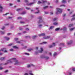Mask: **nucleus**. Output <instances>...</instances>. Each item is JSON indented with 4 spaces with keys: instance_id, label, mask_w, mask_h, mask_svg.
<instances>
[{
    "instance_id": "nucleus-30",
    "label": "nucleus",
    "mask_w": 75,
    "mask_h": 75,
    "mask_svg": "<svg viewBox=\"0 0 75 75\" xmlns=\"http://www.w3.org/2000/svg\"><path fill=\"white\" fill-rule=\"evenodd\" d=\"M13 48H15L16 49L18 48V47H17L16 46H13Z\"/></svg>"
},
{
    "instance_id": "nucleus-12",
    "label": "nucleus",
    "mask_w": 75,
    "mask_h": 75,
    "mask_svg": "<svg viewBox=\"0 0 75 75\" xmlns=\"http://www.w3.org/2000/svg\"><path fill=\"white\" fill-rule=\"evenodd\" d=\"M72 43V40H70L69 42H67V45H71V44Z\"/></svg>"
},
{
    "instance_id": "nucleus-49",
    "label": "nucleus",
    "mask_w": 75,
    "mask_h": 75,
    "mask_svg": "<svg viewBox=\"0 0 75 75\" xmlns=\"http://www.w3.org/2000/svg\"><path fill=\"white\" fill-rule=\"evenodd\" d=\"M21 18H22V17H18V19H21Z\"/></svg>"
},
{
    "instance_id": "nucleus-45",
    "label": "nucleus",
    "mask_w": 75,
    "mask_h": 75,
    "mask_svg": "<svg viewBox=\"0 0 75 75\" xmlns=\"http://www.w3.org/2000/svg\"><path fill=\"white\" fill-rule=\"evenodd\" d=\"M59 30V28H57L55 29V31H58Z\"/></svg>"
},
{
    "instance_id": "nucleus-55",
    "label": "nucleus",
    "mask_w": 75,
    "mask_h": 75,
    "mask_svg": "<svg viewBox=\"0 0 75 75\" xmlns=\"http://www.w3.org/2000/svg\"><path fill=\"white\" fill-rule=\"evenodd\" d=\"M75 20V18H73L71 20V21H73V20Z\"/></svg>"
},
{
    "instance_id": "nucleus-23",
    "label": "nucleus",
    "mask_w": 75,
    "mask_h": 75,
    "mask_svg": "<svg viewBox=\"0 0 75 75\" xmlns=\"http://www.w3.org/2000/svg\"><path fill=\"white\" fill-rule=\"evenodd\" d=\"M0 33L1 34H4V32L0 31Z\"/></svg>"
},
{
    "instance_id": "nucleus-41",
    "label": "nucleus",
    "mask_w": 75,
    "mask_h": 75,
    "mask_svg": "<svg viewBox=\"0 0 75 75\" xmlns=\"http://www.w3.org/2000/svg\"><path fill=\"white\" fill-rule=\"evenodd\" d=\"M8 25H9V23H6V24H4V25L6 26H8Z\"/></svg>"
},
{
    "instance_id": "nucleus-20",
    "label": "nucleus",
    "mask_w": 75,
    "mask_h": 75,
    "mask_svg": "<svg viewBox=\"0 0 75 75\" xmlns=\"http://www.w3.org/2000/svg\"><path fill=\"white\" fill-rule=\"evenodd\" d=\"M47 42H44L42 43H40V44H42V45L45 44H47Z\"/></svg>"
},
{
    "instance_id": "nucleus-7",
    "label": "nucleus",
    "mask_w": 75,
    "mask_h": 75,
    "mask_svg": "<svg viewBox=\"0 0 75 75\" xmlns=\"http://www.w3.org/2000/svg\"><path fill=\"white\" fill-rule=\"evenodd\" d=\"M47 2V1L46 0H42V2L41 1H39L38 2V4H40V3H42L43 4L45 3H46Z\"/></svg>"
},
{
    "instance_id": "nucleus-44",
    "label": "nucleus",
    "mask_w": 75,
    "mask_h": 75,
    "mask_svg": "<svg viewBox=\"0 0 75 75\" xmlns=\"http://www.w3.org/2000/svg\"><path fill=\"white\" fill-rule=\"evenodd\" d=\"M14 40H15V41H17V40H18V38H15Z\"/></svg>"
},
{
    "instance_id": "nucleus-64",
    "label": "nucleus",
    "mask_w": 75,
    "mask_h": 75,
    "mask_svg": "<svg viewBox=\"0 0 75 75\" xmlns=\"http://www.w3.org/2000/svg\"><path fill=\"white\" fill-rule=\"evenodd\" d=\"M12 5H13V4H10V6H12Z\"/></svg>"
},
{
    "instance_id": "nucleus-2",
    "label": "nucleus",
    "mask_w": 75,
    "mask_h": 75,
    "mask_svg": "<svg viewBox=\"0 0 75 75\" xmlns=\"http://www.w3.org/2000/svg\"><path fill=\"white\" fill-rule=\"evenodd\" d=\"M73 71H75V68H71L70 69L68 73H67L65 74V75H71L72 74V70Z\"/></svg>"
},
{
    "instance_id": "nucleus-13",
    "label": "nucleus",
    "mask_w": 75,
    "mask_h": 75,
    "mask_svg": "<svg viewBox=\"0 0 75 75\" xmlns=\"http://www.w3.org/2000/svg\"><path fill=\"white\" fill-rule=\"evenodd\" d=\"M4 38H5V40H6V41H8L9 40H10V38L7 37H5Z\"/></svg>"
},
{
    "instance_id": "nucleus-58",
    "label": "nucleus",
    "mask_w": 75,
    "mask_h": 75,
    "mask_svg": "<svg viewBox=\"0 0 75 75\" xmlns=\"http://www.w3.org/2000/svg\"><path fill=\"white\" fill-rule=\"evenodd\" d=\"M35 54H36V55H37L38 54V52H35Z\"/></svg>"
},
{
    "instance_id": "nucleus-48",
    "label": "nucleus",
    "mask_w": 75,
    "mask_h": 75,
    "mask_svg": "<svg viewBox=\"0 0 75 75\" xmlns=\"http://www.w3.org/2000/svg\"><path fill=\"white\" fill-rule=\"evenodd\" d=\"M19 30H23V28H22L21 27H19Z\"/></svg>"
},
{
    "instance_id": "nucleus-43",
    "label": "nucleus",
    "mask_w": 75,
    "mask_h": 75,
    "mask_svg": "<svg viewBox=\"0 0 75 75\" xmlns=\"http://www.w3.org/2000/svg\"><path fill=\"white\" fill-rule=\"evenodd\" d=\"M74 28H73L70 29V31H72V30H74Z\"/></svg>"
},
{
    "instance_id": "nucleus-9",
    "label": "nucleus",
    "mask_w": 75,
    "mask_h": 75,
    "mask_svg": "<svg viewBox=\"0 0 75 75\" xmlns=\"http://www.w3.org/2000/svg\"><path fill=\"white\" fill-rule=\"evenodd\" d=\"M28 74L30 75H34L33 74L31 73V71H29L28 73H25L24 75H28Z\"/></svg>"
},
{
    "instance_id": "nucleus-5",
    "label": "nucleus",
    "mask_w": 75,
    "mask_h": 75,
    "mask_svg": "<svg viewBox=\"0 0 75 75\" xmlns=\"http://www.w3.org/2000/svg\"><path fill=\"white\" fill-rule=\"evenodd\" d=\"M6 50V48H4L3 49H2L1 50H0V51H4V52H7V50ZM3 53H0V55H3Z\"/></svg>"
},
{
    "instance_id": "nucleus-39",
    "label": "nucleus",
    "mask_w": 75,
    "mask_h": 75,
    "mask_svg": "<svg viewBox=\"0 0 75 75\" xmlns=\"http://www.w3.org/2000/svg\"><path fill=\"white\" fill-rule=\"evenodd\" d=\"M1 30H4L5 29V27L3 26L2 28H1Z\"/></svg>"
},
{
    "instance_id": "nucleus-27",
    "label": "nucleus",
    "mask_w": 75,
    "mask_h": 75,
    "mask_svg": "<svg viewBox=\"0 0 75 75\" xmlns=\"http://www.w3.org/2000/svg\"><path fill=\"white\" fill-rule=\"evenodd\" d=\"M37 36L35 35V36H33L32 37V38L33 39H34L36 38Z\"/></svg>"
},
{
    "instance_id": "nucleus-19",
    "label": "nucleus",
    "mask_w": 75,
    "mask_h": 75,
    "mask_svg": "<svg viewBox=\"0 0 75 75\" xmlns=\"http://www.w3.org/2000/svg\"><path fill=\"white\" fill-rule=\"evenodd\" d=\"M31 66H33V65L32 64H30V65H28L27 66V67L28 68H30V67H31Z\"/></svg>"
},
{
    "instance_id": "nucleus-40",
    "label": "nucleus",
    "mask_w": 75,
    "mask_h": 75,
    "mask_svg": "<svg viewBox=\"0 0 75 75\" xmlns=\"http://www.w3.org/2000/svg\"><path fill=\"white\" fill-rule=\"evenodd\" d=\"M26 9L27 10H30L31 8H30L26 7Z\"/></svg>"
},
{
    "instance_id": "nucleus-24",
    "label": "nucleus",
    "mask_w": 75,
    "mask_h": 75,
    "mask_svg": "<svg viewBox=\"0 0 75 75\" xmlns=\"http://www.w3.org/2000/svg\"><path fill=\"white\" fill-rule=\"evenodd\" d=\"M58 23L57 22H55L54 23H53L54 25H58Z\"/></svg>"
},
{
    "instance_id": "nucleus-52",
    "label": "nucleus",
    "mask_w": 75,
    "mask_h": 75,
    "mask_svg": "<svg viewBox=\"0 0 75 75\" xmlns=\"http://www.w3.org/2000/svg\"><path fill=\"white\" fill-rule=\"evenodd\" d=\"M3 69V68L1 67H0V70H1V69Z\"/></svg>"
},
{
    "instance_id": "nucleus-35",
    "label": "nucleus",
    "mask_w": 75,
    "mask_h": 75,
    "mask_svg": "<svg viewBox=\"0 0 75 75\" xmlns=\"http://www.w3.org/2000/svg\"><path fill=\"white\" fill-rule=\"evenodd\" d=\"M42 25H38V27L39 28H41V27H42Z\"/></svg>"
},
{
    "instance_id": "nucleus-22",
    "label": "nucleus",
    "mask_w": 75,
    "mask_h": 75,
    "mask_svg": "<svg viewBox=\"0 0 75 75\" xmlns=\"http://www.w3.org/2000/svg\"><path fill=\"white\" fill-rule=\"evenodd\" d=\"M57 53L56 52H55L53 54L54 57H55V56H57Z\"/></svg>"
},
{
    "instance_id": "nucleus-33",
    "label": "nucleus",
    "mask_w": 75,
    "mask_h": 75,
    "mask_svg": "<svg viewBox=\"0 0 75 75\" xmlns=\"http://www.w3.org/2000/svg\"><path fill=\"white\" fill-rule=\"evenodd\" d=\"M26 13V12L25 11H24L22 12V13H21V14H23V15H24V14H25Z\"/></svg>"
},
{
    "instance_id": "nucleus-42",
    "label": "nucleus",
    "mask_w": 75,
    "mask_h": 75,
    "mask_svg": "<svg viewBox=\"0 0 75 75\" xmlns=\"http://www.w3.org/2000/svg\"><path fill=\"white\" fill-rule=\"evenodd\" d=\"M25 55H30L29 53H25Z\"/></svg>"
},
{
    "instance_id": "nucleus-32",
    "label": "nucleus",
    "mask_w": 75,
    "mask_h": 75,
    "mask_svg": "<svg viewBox=\"0 0 75 75\" xmlns=\"http://www.w3.org/2000/svg\"><path fill=\"white\" fill-rule=\"evenodd\" d=\"M63 30L64 31H66L67 30V28L66 27L64 28L63 29Z\"/></svg>"
},
{
    "instance_id": "nucleus-1",
    "label": "nucleus",
    "mask_w": 75,
    "mask_h": 75,
    "mask_svg": "<svg viewBox=\"0 0 75 75\" xmlns=\"http://www.w3.org/2000/svg\"><path fill=\"white\" fill-rule=\"evenodd\" d=\"M13 61H14L15 63L14 64V65H18L19 64V62H18V60H17L15 58H13L10 60H8L7 61V62L5 63L4 64L3 63H1L0 64V66H1L2 65H7L10 63H12Z\"/></svg>"
},
{
    "instance_id": "nucleus-63",
    "label": "nucleus",
    "mask_w": 75,
    "mask_h": 75,
    "mask_svg": "<svg viewBox=\"0 0 75 75\" xmlns=\"http://www.w3.org/2000/svg\"><path fill=\"white\" fill-rule=\"evenodd\" d=\"M50 14H53V12H50Z\"/></svg>"
},
{
    "instance_id": "nucleus-10",
    "label": "nucleus",
    "mask_w": 75,
    "mask_h": 75,
    "mask_svg": "<svg viewBox=\"0 0 75 75\" xmlns=\"http://www.w3.org/2000/svg\"><path fill=\"white\" fill-rule=\"evenodd\" d=\"M54 46H55V43H53L52 45H50L49 46V47L50 48H52V47H54Z\"/></svg>"
},
{
    "instance_id": "nucleus-3",
    "label": "nucleus",
    "mask_w": 75,
    "mask_h": 75,
    "mask_svg": "<svg viewBox=\"0 0 75 75\" xmlns=\"http://www.w3.org/2000/svg\"><path fill=\"white\" fill-rule=\"evenodd\" d=\"M57 11L56 12V14H58L59 13H61L62 11V9L60 8H56Z\"/></svg>"
},
{
    "instance_id": "nucleus-6",
    "label": "nucleus",
    "mask_w": 75,
    "mask_h": 75,
    "mask_svg": "<svg viewBox=\"0 0 75 75\" xmlns=\"http://www.w3.org/2000/svg\"><path fill=\"white\" fill-rule=\"evenodd\" d=\"M24 1L25 3H27L26 5H28V6L31 5V4H34V2H32L29 4L28 3V0H24Z\"/></svg>"
},
{
    "instance_id": "nucleus-61",
    "label": "nucleus",
    "mask_w": 75,
    "mask_h": 75,
    "mask_svg": "<svg viewBox=\"0 0 75 75\" xmlns=\"http://www.w3.org/2000/svg\"><path fill=\"white\" fill-rule=\"evenodd\" d=\"M66 16V15L64 14H63V17H65Z\"/></svg>"
},
{
    "instance_id": "nucleus-31",
    "label": "nucleus",
    "mask_w": 75,
    "mask_h": 75,
    "mask_svg": "<svg viewBox=\"0 0 75 75\" xmlns=\"http://www.w3.org/2000/svg\"><path fill=\"white\" fill-rule=\"evenodd\" d=\"M53 20L54 21H57V18H55L53 19Z\"/></svg>"
},
{
    "instance_id": "nucleus-21",
    "label": "nucleus",
    "mask_w": 75,
    "mask_h": 75,
    "mask_svg": "<svg viewBox=\"0 0 75 75\" xmlns=\"http://www.w3.org/2000/svg\"><path fill=\"white\" fill-rule=\"evenodd\" d=\"M4 59H5V57H1L0 59L1 61H3V60H4Z\"/></svg>"
},
{
    "instance_id": "nucleus-57",
    "label": "nucleus",
    "mask_w": 75,
    "mask_h": 75,
    "mask_svg": "<svg viewBox=\"0 0 75 75\" xmlns=\"http://www.w3.org/2000/svg\"><path fill=\"white\" fill-rule=\"evenodd\" d=\"M25 30L27 31H28V30H29V29H28V28H26Z\"/></svg>"
},
{
    "instance_id": "nucleus-62",
    "label": "nucleus",
    "mask_w": 75,
    "mask_h": 75,
    "mask_svg": "<svg viewBox=\"0 0 75 75\" xmlns=\"http://www.w3.org/2000/svg\"><path fill=\"white\" fill-rule=\"evenodd\" d=\"M27 33V32L26 31H24L23 32V33L24 34H25V33Z\"/></svg>"
},
{
    "instance_id": "nucleus-46",
    "label": "nucleus",
    "mask_w": 75,
    "mask_h": 75,
    "mask_svg": "<svg viewBox=\"0 0 75 75\" xmlns=\"http://www.w3.org/2000/svg\"><path fill=\"white\" fill-rule=\"evenodd\" d=\"M62 6H63V7H65V5H62L60 6V7H62Z\"/></svg>"
},
{
    "instance_id": "nucleus-4",
    "label": "nucleus",
    "mask_w": 75,
    "mask_h": 75,
    "mask_svg": "<svg viewBox=\"0 0 75 75\" xmlns=\"http://www.w3.org/2000/svg\"><path fill=\"white\" fill-rule=\"evenodd\" d=\"M38 19H39V20L38 22V23L39 24L41 23H44V21L42 20V17L41 16H40L38 18Z\"/></svg>"
},
{
    "instance_id": "nucleus-37",
    "label": "nucleus",
    "mask_w": 75,
    "mask_h": 75,
    "mask_svg": "<svg viewBox=\"0 0 75 75\" xmlns=\"http://www.w3.org/2000/svg\"><path fill=\"white\" fill-rule=\"evenodd\" d=\"M16 42L18 44H20V43H21V41H17Z\"/></svg>"
},
{
    "instance_id": "nucleus-16",
    "label": "nucleus",
    "mask_w": 75,
    "mask_h": 75,
    "mask_svg": "<svg viewBox=\"0 0 75 75\" xmlns=\"http://www.w3.org/2000/svg\"><path fill=\"white\" fill-rule=\"evenodd\" d=\"M36 9L38 10V12H35V14H37L38 13H39V12H40V11L38 10V8H36Z\"/></svg>"
},
{
    "instance_id": "nucleus-25",
    "label": "nucleus",
    "mask_w": 75,
    "mask_h": 75,
    "mask_svg": "<svg viewBox=\"0 0 75 75\" xmlns=\"http://www.w3.org/2000/svg\"><path fill=\"white\" fill-rule=\"evenodd\" d=\"M48 7V6H46L43 8V10H45V9H46V8H47Z\"/></svg>"
},
{
    "instance_id": "nucleus-34",
    "label": "nucleus",
    "mask_w": 75,
    "mask_h": 75,
    "mask_svg": "<svg viewBox=\"0 0 75 75\" xmlns=\"http://www.w3.org/2000/svg\"><path fill=\"white\" fill-rule=\"evenodd\" d=\"M59 51H62V49L61 48V47H59Z\"/></svg>"
},
{
    "instance_id": "nucleus-15",
    "label": "nucleus",
    "mask_w": 75,
    "mask_h": 75,
    "mask_svg": "<svg viewBox=\"0 0 75 75\" xmlns=\"http://www.w3.org/2000/svg\"><path fill=\"white\" fill-rule=\"evenodd\" d=\"M66 1L67 0H62V3L64 4L66 3H67Z\"/></svg>"
},
{
    "instance_id": "nucleus-26",
    "label": "nucleus",
    "mask_w": 75,
    "mask_h": 75,
    "mask_svg": "<svg viewBox=\"0 0 75 75\" xmlns=\"http://www.w3.org/2000/svg\"><path fill=\"white\" fill-rule=\"evenodd\" d=\"M25 38H30V36H27L25 37Z\"/></svg>"
},
{
    "instance_id": "nucleus-29",
    "label": "nucleus",
    "mask_w": 75,
    "mask_h": 75,
    "mask_svg": "<svg viewBox=\"0 0 75 75\" xmlns=\"http://www.w3.org/2000/svg\"><path fill=\"white\" fill-rule=\"evenodd\" d=\"M53 28H54V26H52L50 27V28L49 29V30H52V29Z\"/></svg>"
},
{
    "instance_id": "nucleus-51",
    "label": "nucleus",
    "mask_w": 75,
    "mask_h": 75,
    "mask_svg": "<svg viewBox=\"0 0 75 75\" xmlns=\"http://www.w3.org/2000/svg\"><path fill=\"white\" fill-rule=\"evenodd\" d=\"M12 45H13V44H12V43L8 45V46H11Z\"/></svg>"
},
{
    "instance_id": "nucleus-14",
    "label": "nucleus",
    "mask_w": 75,
    "mask_h": 75,
    "mask_svg": "<svg viewBox=\"0 0 75 75\" xmlns=\"http://www.w3.org/2000/svg\"><path fill=\"white\" fill-rule=\"evenodd\" d=\"M3 7L2 6H1V5H0V11L1 12H2V10H3Z\"/></svg>"
},
{
    "instance_id": "nucleus-54",
    "label": "nucleus",
    "mask_w": 75,
    "mask_h": 75,
    "mask_svg": "<svg viewBox=\"0 0 75 75\" xmlns=\"http://www.w3.org/2000/svg\"><path fill=\"white\" fill-rule=\"evenodd\" d=\"M10 51H14V50H13V49H10Z\"/></svg>"
},
{
    "instance_id": "nucleus-28",
    "label": "nucleus",
    "mask_w": 75,
    "mask_h": 75,
    "mask_svg": "<svg viewBox=\"0 0 75 75\" xmlns=\"http://www.w3.org/2000/svg\"><path fill=\"white\" fill-rule=\"evenodd\" d=\"M32 50H33V49L30 48L28 50V51H31Z\"/></svg>"
},
{
    "instance_id": "nucleus-50",
    "label": "nucleus",
    "mask_w": 75,
    "mask_h": 75,
    "mask_svg": "<svg viewBox=\"0 0 75 75\" xmlns=\"http://www.w3.org/2000/svg\"><path fill=\"white\" fill-rule=\"evenodd\" d=\"M64 44L63 43H61L60 44V45H61L62 46H64Z\"/></svg>"
},
{
    "instance_id": "nucleus-11",
    "label": "nucleus",
    "mask_w": 75,
    "mask_h": 75,
    "mask_svg": "<svg viewBox=\"0 0 75 75\" xmlns=\"http://www.w3.org/2000/svg\"><path fill=\"white\" fill-rule=\"evenodd\" d=\"M40 50H39L38 52H39V53H42V51H43V48L41 47Z\"/></svg>"
},
{
    "instance_id": "nucleus-59",
    "label": "nucleus",
    "mask_w": 75,
    "mask_h": 75,
    "mask_svg": "<svg viewBox=\"0 0 75 75\" xmlns=\"http://www.w3.org/2000/svg\"><path fill=\"white\" fill-rule=\"evenodd\" d=\"M8 70H6L5 71V73H6V72H8Z\"/></svg>"
},
{
    "instance_id": "nucleus-53",
    "label": "nucleus",
    "mask_w": 75,
    "mask_h": 75,
    "mask_svg": "<svg viewBox=\"0 0 75 75\" xmlns=\"http://www.w3.org/2000/svg\"><path fill=\"white\" fill-rule=\"evenodd\" d=\"M9 14L8 13H6L5 14L3 15V16H7V14Z\"/></svg>"
},
{
    "instance_id": "nucleus-18",
    "label": "nucleus",
    "mask_w": 75,
    "mask_h": 75,
    "mask_svg": "<svg viewBox=\"0 0 75 75\" xmlns=\"http://www.w3.org/2000/svg\"><path fill=\"white\" fill-rule=\"evenodd\" d=\"M45 35V34L44 33H42L40 34L39 35V36L40 37L41 36H44Z\"/></svg>"
},
{
    "instance_id": "nucleus-60",
    "label": "nucleus",
    "mask_w": 75,
    "mask_h": 75,
    "mask_svg": "<svg viewBox=\"0 0 75 75\" xmlns=\"http://www.w3.org/2000/svg\"><path fill=\"white\" fill-rule=\"evenodd\" d=\"M12 17H9L8 18L9 19H12Z\"/></svg>"
},
{
    "instance_id": "nucleus-56",
    "label": "nucleus",
    "mask_w": 75,
    "mask_h": 75,
    "mask_svg": "<svg viewBox=\"0 0 75 75\" xmlns=\"http://www.w3.org/2000/svg\"><path fill=\"white\" fill-rule=\"evenodd\" d=\"M45 14H48V12H45Z\"/></svg>"
},
{
    "instance_id": "nucleus-36",
    "label": "nucleus",
    "mask_w": 75,
    "mask_h": 75,
    "mask_svg": "<svg viewBox=\"0 0 75 75\" xmlns=\"http://www.w3.org/2000/svg\"><path fill=\"white\" fill-rule=\"evenodd\" d=\"M21 8L18 9L16 10V11H20V10H21Z\"/></svg>"
},
{
    "instance_id": "nucleus-47",
    "label": "nucleus",
    "mask_w": 75,
    "mask_h": 75,
    "mask_svg": "<svg viewBox=\"0 0 75 75\" xmlns=\"http://www.w3.org/2000/svg\"><path fill=\"white\" fill-rule=\"evenodd\" d=\"M20 23H21V24H24V22L20 21Z\"/></svg>"
},
{
    "instance_id": "nucleus-38",
    "label": "nucleus",
    "mask_w": 75,
    "mask_h": 75,
    "mask_svg": "<svg viewBox=\"0 0 75 75\" xmlns=\"http://www.w3.org/2000/svg\"><path fill=\"white\" fill-rule=\"evenodd\" d=\"M72 25H73V24H70L69 27H72Z\"/></svg>"
},
{
    "instance_id": "nucleus-8",
    "label": "nucleus",
    "mask_w": 75,
    "mask_h": 75,
    "mask_svg": "<svg viewBox=\"0 0 75 75\" xmlns=\"http://www.w3.org/2000/svg\"><path fill=\"white\" fill-rule=\"evenodd\" d=\"M41 58H45L46 59H48L49 58V57L47 56H45L44 55H42L40 56Z\"/></svg>"
},
{
    "instance_id": "nucleus-17",
    "label": "nucleus",
    "mask_w": 75,
    "mask_h": 75,
    "mask_svg": "<svg viewBox=\"0 0 75 75\" xmlns=\"http://www.w3.org/2000/svg\"><path fill=\"white\" fill-rule=\"evenodd\" d=\"M50 38V36H47L43 38H44V39H48V38Z\"/></svg>"
}]
</instances>
